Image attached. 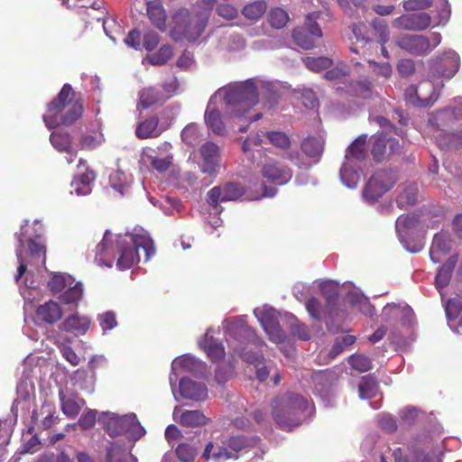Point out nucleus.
Here are the masks:
<instances>
[{"label": "nucleus", "instance_id": "obj_36", "mask_svg": "<svg viewBox=\"0 0 462 462\" xmlns=\"http://www.w3.org/2000/svg\"><path fill=\"white\" fill-rule=\"evenodd\" d=\"M83 296V288L80 282H74V280L64 290L63 293L60 295L59 300L65 305H77Z\"/></svg>", "mask_w": 462, "mask_h": 462}, {"label": "nucleus", "instance_id": "obj_41", "mask_svg": "<svg viewBox=\"0 0 462 462\" xmlns=\"http://www.w3.org/2000/svg\"><path fill=\"white\" fill-rule=\"evenodd\" d=\"M378 391V383L372 375L363 376L358 383V393L361 399H371Z\"/></svg>", "mask_w": 462, "mask_h": 462}, {"label": "nucleus", "instance_id": "obj_35", "mask_svg": "<svg viewBox=\"0 0 462 462\" xmlns=\"http://www.w3.org/2000/svg\"><path fill=\"white\" fill-rule=\"evenodd\" d=\"M95 372L90 373L83 368L78 369L73 377L74 385L79 390L92 393L95 385Z\"/></svg>", "mask_w": 462, "mask_h": 462}, {"label": "nucleus", "instance_id": "obj_16", "mask_svg": "<svg viewBox=\"0 0 462 462\" xmlns=\"http://www.w3.org/2000/svg\"><path fill=\"white\" fill-rule=\"evenodd\" d=\"M440 60L441 64L436 68L437 78L451 79L459 69V55L454 51H448ZM432 78L435 79L436 75L433 74Z\"/></svg>", "mask_w": 462, "mask_h": 462}, {"label": "nucleus", "instance_id": "obj_6", "mask_svg": "<svg viewBox=\"0 0 462 462\" xmlns=\"http://www.w3.org/2000/svg\"><path fill=\"white\" fill-rule=\"evenodd\" d=\"M228 337H230V339H228L229 344H231V339H237L239 342L245 344V346L242 348L236 346H234L235 351L245 362L254 364L255 366L263 362V354L260 352H253L250 347L251 345L256 347H262L265 345L263 340L255 336L253 328L244 323H237L230 328Z\"/></svg>", "mask_w": 462, "mask_h": 462}, {"label": "nucleus", "instance_id": "obj_39", "mask_svg": "<svg viewBox=\"0 0 462 462\" xmlns=\"http://www.w3.org/2000/svg\"><path fill=\"white\" fill-rule=\"evenodd\" d=\"M179 422L185 427H199L206 425L208 419L200 411H184L180 416Z\"/></svg>", "mask_w": 462, "mask_h": 462}, {"label": "nucleus", "instance_id": "obj_37", "mask_svg": "<svg viewBox=\"0 0 462 462\" xmlns=\"http://www.w3.org/2000/svg\"><path fill=\"white\" fill-rule=\"evenodd\" d=\"M367 141V135L362 134L358 136L348 147L346 159L347 161L355 160L362 162L366 157L365 144Z\"/></svg>", "mask_w": 462, "mask_h": 462}, {"label": "nucleus", "instance_id": "obj_26", "mask_svg": "<svg viewBox=\"0 0 462 462\" xmlns=\"http://www.w3.org/2000/svg\"><path fill=\"white\" fill-rule=\"evenodd\" d=\"M371 154L373 160L377 162H383L389 158L388 155V136L383 132H378L374 134L370 139Z\"/></svg>", "mask_w": 462, "mask_h": 462}, {"label": "nucleus", "instance_id": "obj_51", "mask_svg": "<svg viewBox=\"0 0 462 462\" xmlns=\"http://www.w3.org/2000/svg\"><path fill=\"white\" fill-rule=\"evenodd\" d=\"M50 141L59 152H68L70 148V136L68 133L53 132Z\"/></svg>", "mask_w": 462, "mask_h": 462}, {"label": "nucleus", "instance_id": "obj_50", "mask_svg": "<svg viewBox=\"0 0 462 462\" xmlns=\"http://www.w3.org/2000/svg\"><path fill=\"white\" fill-rule=\"evenodd\" d=\"M266 11V4L263 1H256L246 5L242 14L250 20H258Z\"/></svg>", "mask_w": 462, "mask_h": 462}, {"label": "nucleus", "instance_id": "obj_38", "mask_svg": "<svg viewBox=\"0 0 462 462\" xmlns=\"http://www.w3.org/2000/svg\"><path fill=\"white\" fill-rule=\"evenodd\" d=\"M104 142L103 134L98 130H92L83 134L79 140L81 150H93Z\"/></svg>", "mask_w": 462, "mask_h": 462}, {"label": "nucleus", "instance_id": "obj_29", "mask_svg": "<svg viewBox=\"0 0 462 462\" xmlns=\"http://www.w3.org/2000/svg\"><path fill=\"white\" fill-rule=\"evenodd\" d=\"M158 126L159 118L156 116H150L137 125L135 135L140 140L158 137L162 133Z\"/></svg>", "mask_w": 462, "mask_h": 462}, {"label": "nucleus", "instance_id": "obj_40", "mask_svg": "<svg viewBox=\"0 0 462 462\" xmlns=\"http://www.w3.org/2000/svg\"><path fill=\"white\" fill-rule=\"evenodd\" d=\"M300 149L306 156L319 159L323 152V143L317 137H307L301 142Z\"/></svg>", "mask_w": 462, "mask_h": 462}, {"label": "nucleus", "instance_id": "obj_20", "mask_svg": "<svg viewBox=\"0 0 462 462\" xmlns=\"http://www.w3.org/2000/svg\"><path fill=\"white\" fill-rule=\"evenodd\" d=\"M260 442V438L256 435L245 436L243 434L230 436L223 444L227 446L229 451H232L234 456L242 451H248L250 448L256 447Z\"/></svg>", "mask_w": 462, "mask_h": 462}, {"label": "nucleus", "instance_id": "obj_60", "mask_svg": "<svg viewBox=\"0 0 462 462\" xmlns=\"http://www.w3.org/2000/svg\"><path fill=\"white\" fill-rule=\"evenodd\" d=\"M277 192V189L274 187H267L264 183H261L256 186V193L251 197L249 199L252 200H259L263 198H273Z\"/></svg>", "mask_w": 462, "mask_h": 462}, {"label": "nucleus", "instance_id": "obj_46", "mask_svg": "<svg viewBox=\"0 0 462 462\" xmlns=\"http://www.w3.org/2000/svg\"><path fill=\"white\" fill-rule=\"evenodd\" d=\"M161 94L154 87L143 88L140 92L139 102L143 108H148L161 100Z\"/></svg>", "mask_w": 462, "mask_h": 462}, {"label": "nucleus", "instance_id": "obj_31", "mask_svg": "<svg viewBox=\"0 0 462 462\" xmlns=\"http://www.w3.org/2000/svg\"><path fill=\"white\" fill-rule=\"evenodd\" d=\"M200 346L213 362L219 361L225 357L223 345L217 343L212 336H209L208 331L205 334L204 339L200 342Z\"/></svg>", "mask_w": 462, "mask_h": 462}, {"label": "nucleus", "instance_id": "obj_59", "mask_svg": "<svg viewBox=\"0 0 462 462\" xmlns=\"http://www.w3.org/2000/svg\"><path fill=\"white\" fill-rule=\"evenodd\" d=\"M47 409L48 414L41 420L42 430H49L59 420L55 415V406L51 404H43L42 410Z\"/></svg>", "mask_w": 462, "mask_h": 462}, {"label": "nucleus", "instance_id": "obj_44", "mask_svg": "<svg viewBox=\"0 0 462 462\" xmlns=\"http://www.w3.org/2000/svg\"><path fill=\"white\" fill-rule=\"evenodd\" d=\"M340 179L347 188L354 189L357 186L360 175L357 170L353 169L348 162L344 163L340 169Z\"/></svg>", "mask_w": 462, "mask_h": 462}, {"label": "nucleus", "instance_id": "obj_34", "mask_svg": "<svg viewBox=\"0 0 462 462\" xmlns=\"http://www.w3.org/2000/svg\"><path fill=\"white\" fill-rule=\"evenodd\" d=\"M205 122L208 127L217 135H225L226 129L222 121L221 113L217 109H207L205 112Z\"/></svg>", "mask_w": 462, "mask_h": 462}, {"label": "nucleus", "instance_id": "obj_63", "mask_svg": "<svg viewBox=\"0 0 462 462\" xmlns=\"http://www.w3.org/2000/svg\"><path fill=\"white\" fill-rule=\"evenodd\" d=\"M217 14L227 20H234L237 17L238 12L236 7L229 4H221L217 7Z\"/></svg>", "mask_w": 462, "mask_h": 462}, {"label": "nucleus", "instance_id": "obj_4", "mask_svg": "<svg viewBox=\"0 0 462 462\" xmlns=\"http://www.w3.org/2000/svg\"><path fill=\"white\" fill-rule=\"evenodd\" d=\"M134 229L133 234L118 235L116 239V254H119L116 265L121 270L131 268L140 258L138 249L145 253V261L155 254V246L149 234L143 229Z\"/></svg>", "mask_w": 462, "mask_h": 462}, {"label": "nucleus", "instance_id": "obj_42", "mask_svg": "<svg viewBox=\"0 0 462 462\" xmlns=\"http://www.w3.org/2000/svg\"><path fill=\"white\" fill-rule=\"evenodd\" d=\"M263 325L271 341L274 343H282L285 340V332L276 320L268 319L263 322Z\"/></svg>", "mask_w": 462, "mask_h": 462}, {"label": "nucleus", "instance_id": "obj_23", "mask_svg": "<svg viewBox=\"0 0 462 462\" xmlns=\"http://www.w3.org/2000/svg\"><path fill=\"white\" fill-rule=\"evenodd\" d=\"M146 14L153 26L162 32L166 31L167 14L161 0L147 1Z\"/></svg>", "mask_w": 462, "mask_h": 462}, {"label": "nucleus", "instance_id": "obj_32", "mask_svg": "<svg viewBox=\"0 0 462 462\" xmlns=\"http://www.w3.org/2000/svg\"><path fill=\"white\" fill-rule=\"evenodd\" d=\"M199 445L193 439L182 441L175 448V454L180 462H194Z\"/></svg>", "mask_w": 462, "mask_h": 462}, {"label": "nucleus", "instance_id": "obj_48", "mask_svg": "<svg viewBox=\"0 0 462 462\" xmlns=\"http://www.w3.org/2000/svg\"><path fill=\"white\" fill-rule=\"evenodd\" d=\"M172 57V48L169 44L162 45L158 51L148 55L147 59L152 65H164Z\"/></svg>", "mask_w": 462, "mask_h": 462}, {"label": "nucleus", "instance_id": "obj_30", "mask_svg": "<svg viewBox=\"0 0 462 462\" xmlns=\"http://www.w3.org/2000/svg\"><path fill=\"white\" fill-rule=\"evenodd\" d=\"M458 255H451L438 270L435 277L436 287L439 289L448 285L452 277L453 270L457 263Z\"/></svg>", "mask_w": 462, "mask_h": 462}, {"label": "nucleus", "instance_id": "obj_57", "mask_svg": "<svg viewBox=\"0 0 462 462\" xmlns=\"http://www.w3.org/2000/svg\"><path fill=\"white\" fill-rule=\"evenodd\" d=\"M397 70L403 78H408L415 73V61L411 59H402L397 64Z\"/></svg>", "mask_w": 462, "mask_h": 462}, {"label": "nucleus", "instance_id": "obj_22", "mask_svg": "<svg viewBox=\"0 0 462 462\" xmlns=\"http://www.w3.org/2000/svg\"><path fill=\"white\" fill-rule=\"evenodd\" d=\"M111 236V232L106 230L102 241L96 246V260L108 267L112 266L113 259L116 254V244H109Z\"/></svg>", "mask_w": 462, "mask_h": 462}, {"label": "nucleus", "instance_id": "obj_2", "mask_svg": "<svg viewBox=\"0 0 462 462\" xmlns=\"http://www.w3.org/2000/svg\"><path fill=\"white\" fill-rule=\"evenodd\" d=\"M47 111L48 115L43 116V121L48 128H53L59 124L70 126L83 115V100L71 85L66 83L57 97L48 103Z\"/></svg>", "mask_w": 462, "mask_h": 462}, {"label": "nucleus", "instance_id": "obj_13", "mask_svg": "<svg viewBox=\"0 0 462 462\" xmlns=\"http://www.w3.org/2000/svg\"><path fill=\"white\" fill-rule=\"evenodd\" d=\"M431 23V17L427 13L402 14L393 22V26L398 30L420 32L428 29Z\"/></svg>", "mask_w": 462, "mask_h": 462}, {"label": "nucleus", "instance_id": "obj_61", "mask_svg": "<svg viewBox=\"0 0 462 462\" xmlns=\"http://www.w3.org/2000/svg\"><path fill=\"white\" fill-rule=\"evenodd\" d=\"M98 321L104 331L111 330L117 325L116 317L113 311H106L100 315Z\"/></svg>", "mask_w": 462, "mask_h": 462}, {"label": "nucleus", "instance_id": "obj_21", "mask_svg": "<svg viewBox=\"0 0 462 462\" xmlns=\"http://www.w3.org/2000/svg\"><path fill=\"white\" fill-rule=\"evenodd\" d=\"M262 174L263 178L275 181L280 185L288 182L292 176L291 170L290 168L276 162L265 163L263 166Z\"/></svg>", "mask_w": 462, "mask_h": 462}, {"label": "nucleus", "instance_id": "obj_52", "mask_svg": "<svg viewBox=\"0 0 462 462\" xmlns=\"http://www.w3.org/2000/svg\"><path fill=\"white\" fill-rule=\"evenodd\" d=\"M304 64L310 70L319 72L329 68L332 65V60L328 57H307Z\"/></svg>", "mask_w": 462, "mask_h": 462}, {"label": "nucleus", "instance_id": "obj_17", "mask_svg": "<svg viewBox=\"0 0 462 462\" xmlns=\"http://www.w3.org/2000/svg\"><path fill=\"white\" fill-rule=\"evenodd\" d=\"M63 315L59 303L49 300L38 306L35 311L36 319L42 323L53 325L58 322Z\"/></svg>", "mask_w": 462, "mask_h": 462}, {"label": "nucleus", "instance_id": "obj_8", "mask_svg": "<svg viewBox=\"0 0 462 462\" xmlns=\"http://www.w3.org/2000/svg\"><path fill=\"white\" fill-rule=\"evenodd\" d=\"M320 291L322 296L326 299V307H322L319 300L312 297L307 300L306 309L313 319L317 321L324 319L327 327L329 328V319L333 316L335 306L338 299V289L337 286L331 282H323L320 284Z\"/></svg>", "mask_w": 462, "mask_h": 462}, {"label": "nucleus", "instance_id": "obj_55", "mask_svg": "<svg viewBox=\"0 0 462 462\" xmlns=\"http://www.w3.org/2000/svg\"><path fill=\"white\" fill-rule=\"evenodd\" d=\"M349 365L359 372H366L372 368L370 358L364 355H353L349 357Z\"/></svg>", "mask_w": 462, "mask_h": 462}, {"label": "nucleus", "instance_id": "obj_54", "mask_svg": "<svg viewBox=\"0 0 462 462\" xmlns=\"http://www.w3.org/2000/svg\"><path fill=\"white\" fill-rule=\"evenodd\" d=\"M106 462H125L126 454L125 448L117 443H113L106 448Z\"/></svg>", "mask_w": 462, "mask_h": 462}, {"label": "nucleus", "instance_id": "obj_3", "mask_svg": "<svg viewBox=\"0 0 462 462\" xmlns=\"http://www.w3.org/2000/svg\"><path fill=\"white\" fill-rule=\"evenodd\" d=\"M307 409V399L292 393L281 394L272 402L273 418L283 430H291L300 426L306 416Z\"/></svg>", "mask_w": 462, "mask_h": 462}, {"label": "nucleus", "instance_id": "obj_24", "mask_svg": "<svg viewBox=\"0 0 462 462\" xmlns=\"http://www.w3.org/2000/svg\"><path fill=\"white\" fill-rule=\"evenodd\" d=\"M451 240L444 233H438L434 236L430 249V256L434 263H439L442 258L450 251Z\"/></svg>", "mask_w": 462, "mask_h": 462}, {"label": "nucleus", "instance_id": "obj_33", "mask_svg": "<svg viewBox=\"0 0 462 462\" xmlns=\"http://www.w3.org/2000/svg\"><path fill=\"white\" fill-rule=\"evenodd\" d=\"M346 92L353 97L365 99L373 97L374 94V86L372 82L367 79L349 83L346 87Z\"/></svg>", "mask_w": 462, "mask_h": 462}, {"label": "nucleus", "instance_id": "obj_53", "mask_svg": "<svg viewBox=\"0 0 462 462\" xmlns=\"http://www.w3.org/2000/svg\"><path fill=\"white\" fill-rule=\"evenodd\" d=\"M462 119V106L448 107L439 113L438 120L443 125H448L454 120Z\"/></svg>", "mask_w": 462, "mask_h": 462}, {"label": "nucleus", "instance_id": "obj_18", "mask_svg": "<svg viewBox=\"0 0 462 462\" xmlns=\"http://www.w3.org/2000/svg\"><path fill=\"white\" fill-rule=\"evenodd\" d=\"M180 395L192 401H204L208 397V389L203 383L195 382L189 378H182L180 381Z\"/></svg>", "mask_w": 462, "mask_h": 462}, {"label": "nucleus", "instance_id": "obj_14", "mask_svg": "<svg viewBox=\"0 0 462 462\" xmlns=\"http://www.w3.org/2000/svg\"><path fill=\"white\" fill-rule=\"evenodd\" d=\"M59 400L61 411L69 419H75L86 404L85 400L79 398L77 393H68L62 389L59 391Z\"/></svg>", "mask_w": 462, "mask_h": 462}, {"label": "nucleus", "instance_id": "obj_10", "mask_svg": "<svg viewBox=\"0 0 462 462\" xmlns=\"http://www.w3.org/2000/svg\"><path fill=\"white\" fill-rule=\"evenodd\" d=\"M320 12L309 13L305 17L304 24L292 31L294 43L303 50H312L316 47L318 40L323 36L322 30L317 20Z\"/></svg>", "mask_w": 462, "mask_h": 462}, {"label": "nucleus", "instance_id": "obj_25", "mask_svg": "<svg viewBox=\"0 0 462 462\" xmlns=\"http://www.w3.org/2000/svg\"><path fill=\"white\" fill-rule=\"evenodd\" d=\"M89 326L90 319L88 318L76 313L66 318L60 325V329L79 336L84 335L88 330Z\"/></svg>", "mask_w": 462, "mask_h": 462}, {"label": "nucleus", "instance_id": "obj_28", "mask_svg": "<svg viewBox=\"0 0 462 462\" xmlns=\"http://www.w3.org/2000/svg\"><path fill=\"white\" fill-rule=\"evenodd\" d=\"M130 423V417L112 413L106 421L105 429L110 437H116L126 432Z\"/></svg>", "mask_w": 462, "mask_h": 462}, {"label": "nucleus", "instance_id": "obj_19", "mask_svg": "<svg viewBox=\"0 0 462 462\" xmlns=\"http://www.w3.org/2000/svg\"><path fill=\"white\" fill-rule=\"evenodd\" d=\"M423 89L431 91L432 82L430 80H426L420 82L419 86H410L405 90V99L411 105L416 106H429L430 104H431V97L428 95H422Z\"/></svg>", "mask_w": 462, "mask_h": 462}, {"label": "nucleus", "instance_id": "obj_43", "mask_svg": "<svg viewBox=\"0 0 462 462\" xmlns=\"http://www.w3.org/2000/svg\"><path fill=\"white\" fill-rule=\"evenodd\" d=\"M270 143L281 150H288L291 145L290 136L282 131H268L264 134Z\"/></svg>", "mask_w": 462, "mask_h": 462}, {"label": "nucleus", "instance_id": "obj_64", "mask_svg": "<svg viewBox=\"0 0 462 462\" xmlns=\"http://www.w3.org/2000/svg\"><path fill=\"white\" fill-rule=\"evenodd\" d=\"M371 66H373L374 72L384 78H390L393 72L392 66L389 62L378 63L374 60L368 61Z\"/></svg>", "mask_w": 462, "mask_h": 462}, {"label": "nucleus", "instance_id": "obj_1", "mask_svg": "<svg viewBox=\"0 0 462 462\" xmlns=\"http://www.w3.org/2000/svg\"><path fill=\"white\" fill-rule=\"evenodd\" d=\"M37 222L30 225L29 221L21 226L20 232L15 233L18 246L15 249L16 258L19 263L15 282L18 283L22 276L26 273L28 265L35 268L46 265V244L42 230H38ZM42 229V226H39Z\"/></svg>", "mask_w": 462, "mask_h": 462}, {"label": "nucleus", "instance_id": "obj_27", "mask_svg": "<svg viewBox=\"0 0 462 462\" xmlns=\"http://www.w3.org/2000/svg\"><path fill=\"white\" fill-rule=\"evenodd\" d=\"M202 457L206 460L213 459L216 462H221L228 459H236L238 456H234L226 445H219L217 442L209 441L205 446Z\"/></svg>", "mask_w": 462, "mask_h": 462}, {"label": "nucleus", "instance_id": "obj_49", "mask_svg": "<svg viewBox=\"0 0 462 462\" xmlns=\"http://www.w3.org/2000/svg\"><path fill=\"white\" fill-rule=\"evenodd\" d=\"M268 21L272 27L281 29L289 22V14L282 8L275 7L269 12Z\"/></svg>", "mask_w": 462, "mask_h": 462}, {"label": "nucleus", "instance_id": "obj_58", "mask_svg": "<svg viewBox=\"0 0 462 462\" xmlns=\"http://www.w3.org/2000/svg\"><path fill=\"white\" fill-rule=\"evenodd\" d=\"M373 26L376 31L381 45H384L390 38L389 30L386 23L381 19H375L373 22Z\"/></svg>", "mask_w": 462, "mask_h": 462}, {"label": "nucleus", "instance_id": "obj_45", "mask_svg": "<svg viewBox=\"0 0 462 462\" xmlns=\"http://www.w3.org/2000/svg\"><path fill=\"white\" fill-rule=\"evenodd\" d=\"M73 278L65 273H54L48 282V288L53 295L64 291L70 283Z\"/></svg>", "mask_w": 462, "mask_h": 462}, {"label": "nucleus", "instance_id": "obj_56", "mask_svg": "<svg viewBox=\"0 0 462 462\" xmlns=\"http://www.w3.org/2000/svg\"><path fill=\"white\" fill-rule=\"evenodd\" d=\"M418 195V186L415 184H409L405 186L402 191L399 194L397 202H417Z\"/></svg>", "mask_w": 462, "mask_h": 462}, {"label": "nucleus", "instance_id": "obj_47", "mask_svg": "<svg viewBox=\"0 0 462 462\" xmlns=\"http://www.w3.org/2000/svg\"><path fill=\"white\" fill-rule=\"evenodd\" d=\"M422 213H408L401 215L396 220V230L400 231L402 228H415L420 222V217H423Z\"/></svg>", "mask_w": 462, "mask_h": 462}, {"label": "nucleus", "instance_id": "obj_5", "mask_svg": "<svg viewBox=\"0 0 462 462\" xmlns=\"http://www.w3.org/2000/svg\"><path fill=\"white\" fill-rule=\"evenodd\" d=\"M210 12L202 10L191 13L187 8L177 10L172 15V33L175 34V40L185 38L189 42L197 41L204 32Z\"/></svg>", "mask_w": 462, "mask_h": 462}, {"label": "nucleus", "instance_id": "obj_15", "mask_svg": "<svg viewBox=\"0 0 462 462\" xmlns=\"http://www.w3.org/2000/svg\"><path fill=\"white\" fill-rule=\"evenodd\" d=\"M199 153L203 160L202 171L204 173H215L221 155L219 146L208 141L200 147Z\"/></svg>", "mask_w": 462, "mask_h": 462}, {"label": "nucleus", "instance_id": "obj_12", "mask_svg": "<svg viewBox=\"0 0 462 462\" xmlns=\"http://www.w3.org/2000/svg\"><path fill=\"white\" fill-rule=\"evenodd\" d=\"M245 194V189L240 183L228 181L210 189L207 193V198L208 202H228L236 201Z\"/></svg>", "mask_w": 462, "mask_h": 462}, {"label": "nucleus", "instance_id": "obj_11", "mask_svg": "<svg viewBox=\"0 0 462 462\" xmlns=\"http://www.w3.org/2000/svg\"><path fill=\"white\" fill-rule=\"evenodd\" d=\"M396 183V175L392 170H378L367 180L363 189V198L369 202L377 201Z\"/></svg>", "mask_w": 462, "mask_h": 462}, {"label": "nucleus", "instance_id": "obj_9", "mask_svg": "<svg viewBox=\"0 0 462 462\" xmlns=\"http://www.w3.org/2000/svg\"><path fill=\"white\" fill-rule=\"evenodd\" d=\"M441 42L439 32L430 37L421 34L402 33L394 38V44L405 52L415 56H426Z\"/></svg>", "mask_w": 462, "mask_h": 462}, {"label": "nucleus", "instance_id": "obj_62", "mask_svg": "<svg viewBox=\"0 0 462 462\" xmlns=\"http://www.w3.org/2000/svg\"><path fill=\"white\" fill-rule=\"evenodd\" d=\"M97 412L93 410H89L84 412L78 420L79 426L82 430H88L96 424Z\"/></svg>", "mask_w": 462, "mask_h": 462}, {"label": "nucleus", "instance_id": "obj_7", "mask_svg": "<svg viewBox=\"0 0 462 462\" xmlns=\"http://www.w3.org/2000/svg\"><path fill=\"white\" fill-rule=\"evenodd\" d=\"M224 100L236 116H242L258 104L257 88L252 80H247L231 88L225 95Z\"/></svg>", "mask_w": 462, "mask_h": 462}]
</instances>
